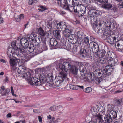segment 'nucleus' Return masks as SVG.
<instances>
[{
	"instance_id": "nucleus-1",
	"label": "nucleus",
	"mask_w": 123,
	"mask_h": 123,
	"mask_svg": "<svg viewBox=\"0 0 123 123\" xmlns=\"http://www.w3.org/2000/svg\"><path fill=\"white\" fill-rule=\"evenodd\" d=\"M54 77H23L29 84L32 85L41 86L43 87L49 86L54 87Z\"/></svg>"
},
{
	"instance_id": "nucleus-2",
	"label": "nucleus",
	"mask_w": 123,
	"mask_h": 123,
	"mask_svg": "<svg viewBox=\"0 0 123 123\" xmlns=\"http://www.w3.org/2000/svg\"><path fill=\"white\" fill-rule=\"evenodd\" d=\"M69 62H72V64H69V67L68 69L72 73L75 75H77L79 68H80V71L82 76H85L86 75V68L84 66H80V62H75L71 60H69Z\"/></svg>"
},
{
	"instance_id": "nucleus-3",
	"label": "nucleus",
	"mask_w": 123,
	"mask_h": 123,
	"mask_svg": "<svg viewBox=\"0 0 123 123\" xmlns=\"http://www.w3.org/2000/svg\"><path fill=\"white\" fill-rule=\"evenodd\" d=\"M16 42L15 41H12L11 43L12 47L9 48L7 50V54L9 58H11L13 56V55H16L18 57H21V54L20 53L19 50H18V46H17L16 45Z\"/></svg>"
},
{
	"instance_id": "nucleus-4",
	"label": "nucleus",
	"mask_w": 123,
	"mask_h": 123,
	"mask_svg": "<svg viewBox=\"0 0 123 123\" xmlns=\"http://www.w3.org/2000/svg\"><path fill=\"white\" fill-rule=\"evenodd\" d=\"M107 62L109 65L105 66L103 70L107 75L108 76L111 74L113 70V69L111 68L112 67L117 65L118 63V62L117 59L112 58L108 59Z\"/></svg>"
},
{
	"instance_id": "nucleus-5",
	"label": "nucleus",
	"mask_w": 123,
	"mask_h": 123,
	"mask_svg": "<svg viewBox=\"0 0 123 123\" xmlns=\"http://www.w3.org/2000/svg\"><path fill=\"white\" fill-rule=\"evenodd\" d=\"M28 40L26 38H22L20 40V44H17L18 46V47L20 53H22L23 55L25 56L26 55V48L28 46Z\"/></svg>"
},
{
	"instance_id": "nucleus-6",
	"label": "nucleus",
	"mask_w": 123,
	"mask_h": 123,
	"mask_svg": "<svg viewBox=\"0 0 123 123\" xmlns=\"http://www.w3.org/2000/svg\"><path fill=\"white\" fill-rule=\"evenodd\" d=\"M67 77H55L54 82V87L61 86H66L65 85L67 83Z\"/></svg>"
},
{
	"instance_id": "nucleus-7",
	"label": "nucleus",
	"mask_w": 123,
	"mask_h": 123,
	"mask_svg": "<svg viewBox=\"0 0 123 123\" xmlns=\"http://www.w3.org/2000/svg\"><path fill=\"white\" fill-rule=\"evenodd\" d=\"M104 35L106 37L109 43L111 44H115L116 39V36L115 35L111 34V30L106 31L104 33Z\"/></svg>"
},
{
	"instance_id": "nucleus-8",
	"label": "nucleus",
	"mask_w": 123,
	"mask_h": 123,
	"mask_svg": "<svg viewBox=\"0 0 123 123\" xmlns=\"http://www.w3.org/2000/svg\"><path fill=\"white\" fill-rule=\"evenodd\" d=\"M111 22V19H108L105 21H98L97 23L100 27H101L102 25L104 26H105L106 29L108 30L110 29L113 25V24Z\"/></svg>"
},
{
	"instance_id": "nucleus-9",
	"label": "nucleus",
	"mask_w": 123,
	"mask_h": 123,
	"mask_svg": "<svg viewBox=\"0 0 123 123\" xmlns=\"http://www.w3.org/2000/svg\"><path fill=\"white\" fill-rule=\"evenodd\" d=\"M63 3L61 5L63 9L71 12H77L76 6L74 7L69 5L66 1H64Z\"/></svg>"
},
{
	"instance_id": "nucleus-10",
	"label": "nucleus",
	"mask_w": 123,
	"mask_h": 123,
	"mask_svg": "<svg viewBox=\"0 0 123 123\" xmlns=\"http://www.w3.org/2000/svg\"><path fill=\"white\" fill-rule=\"evenodd\" d=\"M72 82L74 83L90 81L92 80L91 77H72Z\"/></svg>"
},
{
	"instance_id": "nucleus-11",
	"label": "nucleus",
	"mask_w": 123,
	"mask_h": 123,
	"mask_svg": "<svg viewBox=\"0 0 123 123\" xmlns=\"http://www.w3.org/2000/svg\"><path fill=\"white\" fill-rule=\"evenodd\" d=\"M69 60H68V62H64L62 64L61 63L59 64L60 68L63 71L67 72L69 69V64H72V62H69Z\"/></svg>"
},
{
	"instance_id": "nucleus-12",
	"label": "nucleus",
	"mask_w": 123,
	"mask_h": 123,
	"mask_svg": "<svg viewBox=\"0 0 123 123\" xmlns=\"http://www.w3.org/2000/svg\"><path fill=\"white\" fill-rule=\"evenodd\" d=\"M18 58H17L15 59H10V62L11 66L12 67L14 70H16L17 67H16L17 63L18 62H20V59H22L23 57L21 56V57L19 58L17 56Z\"/></svg>"
},
{
	"instance_id": "nucleus-13",
	"label": "nucleus",
	"mask_w": 123,
	"mask_h": 123,
	"mask_svg": "<svg viewBox=\"0 0 123 123\" xmlns=\"http://www.w3.org/2000/svg\"><path fill=\"white\" fill-rule=\"evenodd\" d=\"M38 34L40 35L38 38V40L40 41H43L45 40L46 38L45 36L46 35V32L41 27L39 28L38 30Z\"/></svg>"
},
{
	"instance_id": "nucleus-14",
	"label": "nucleus",
	"mask_w": 123,
	"mask_h": 123,
	"mask_svg": "<svg viewBox=\"0 0 123 123\" xmlns=\"http://www.w3.org/2000/svg\"><path fill=\"white\" fill-rule=\"evenodd\" d=\"M97 108L98 110L99 113L98 114L103 116V115L105 113V108L104 105L102 103H99L97 104Z\"/></svg>"
},
{
	"instance_id": "nucleus-15",
	"label": "nucleus",
	"mask_w": 123,
	"mask_h": 123,
	"mask_svg": "<svg viewBox=\"0 0 123 123\" xmlns=\"http://www.w3.org/2000/svg\"><path fill=\"white\" fill-rule=\"evenodd\" d=\"M89 46L92 49V50L94 52L97 53L99 51L98 46L95 42H90L89 44Z\"/></svg>"
},
{
	"instance_id": "nucleus-16",
	"label": "nucleus",
	"mask_w": 123,
	"mask_h": 123,
	"mask_svg": "<svg viewBox=\"0 0 123 123\" xmlns=\"http://www.w3.org/2000/svg\"><path fill=\"white\" fill-rule=\"evenodd\" d=\"M115 46L119 51H122L123 49V40H120L116 42Z\"/></svg>"
},
{
	"instance_id": "nucleus-17",
	"label": "nucleus",
	"mask_w": 123,
	"mask_h": 123,
	"mask_svg": "<svg viewBox=\"0 0 123 123\" xmlns=\"http://www.w3.org/2000/svg\"><path fill=\"white\" fill-rule=\"evenodd\" d=\"M63 34V37L64 39H66L68 38V36H69L71 33V31L69 28H68V27L65 29V30L62 31Z\"/></svg>"
},
{
	"instance_id": "nucleus-18",
	"label": "nucleus",
	"mask_w": 123,
	"mask_h": 123,
	"mask_svg": "<svg viewBox=\"0 0 123 123\" xmlns=\"http://www.w3.org/2000/svg\"><path fill=\"white\" fill-rule=\"evenodd\" d=\"M103 69L102 68L101 70V73L100 72V69H99V71L98 70H95L93 73V76L94 77H98V76H99L100 77H102L103 76L102 75L103 74H106L105 73V72L104 71Z\"/></svg>"
},
{
	"instance_id": "nucleus-19",
	"label": "nucleus",
	"mask_w": 123,
	"mask_h": 123,
	"mask_svg": "<svg viewBox=\"0 0 123 123\" xmlns=\"http://www.w3.org/2000/svg\"><path fill=\"white\" fill-rule=\"evenodd\" d=\"M98 13L99 12L98 10L94 9L90 10L88 12L89 16L91 17H97Z\"/></svg>"
},
{
	"instance_id": "nucleus-20",
	"label": "nucleus",
	"mask_w": 123,
	"mask_h": 123,
	"mask_svg": "<svg viewBox=\"0 0 123 123\" xmlns=\"http://www.w3.org/2000/svg\"><path fill=\"white\" fill-rule=\"evenodd\" d=\"M97 115H93V116L91 117V120L90 121H96L97 122V120H99V121H101L102 119L103 116H100V115L98 113Z\"/></svg>"
},
{
	"instance_id": "nucleus-21",
	"label": "nucleus",
	"mask_w": 123,
	"mask_h": 123,
	"mask_svg": "<svg viewBox=\"0 0 123 123\" xmlns=\"http://www.w3.org/2000/svg\"><path fill=\"white\" fill-rule=\"evenodd\" d=\"M56 27L58 29H65L67 28L66 23L64 22H61L57 24Z\"/></svg>"
},
{
	"instance_id": "nucleus-22",
	"label": "nucleus",
	"mask_w": 123,
	"mask_h": 123,
	"mask_svg": "<svg viewBox=\"0 0 123 123\" xmlns=\"http://www.w3.org/2000/svg\"><path fill=\"white\" fill-rule=\"evenodd\" d=\"M28 50L31 53L33 52L34 50L36 51H35V52L36 51L37 53H38L41 52L39 51V49H37L36 47H35L32 44L30 45V46L28 48Z\"/></svg>"
},
{
	"instance_id": "nucleus-23",
	"label": "nucleus",
	"mask_w": 123,
	"mask_h": 123,
	"mask_svg": "<svg viewBox=\"0 0 123 123\" xmlns=\"http://www.w3.org/2000/svg\"><path fill=\"white\" fill-rule=\"evenodd\" d=\"M92 80L90 81H87V82H90L92 81H94L96 84H99L101 81L103 80L102 77H91Z\"/></svg>"
},
{
	"instance_id": "nucleus-24",
	"label": "nucleus",
	"mask_w": 123,
	"mask_h": 123,
	"mask_svg": "<svg viewBox=\"0 0 123 123\" xmlns=\"http://www.w3.org/2000/svg\"><path fill=\"white\" fill-rule=\"evenodd\" d=\"M37 36V35L34 32L31 33L29 37H28L27 39L30 42H32L35 39V38Z\"/></svg>"
},
{
	"instance_id": "nucleus-25",
	"label": "nucleus",
	"mask_w": 123,
	"mask_h": 123,
	"mask_svg": "<svg viewBox=\"0 0 123 123\" xmlns=\"http://www.w3.org/2000/svg\"><path fill=\"white\" fill-rule=\"evenodd\" d=\"M0 91L1 93L2 96H6L8 95V92H7V89H6L3 86H2L1 87Z\"/></svg>"
},
{
	"instance_id": "nucleus-26",
	"label": "nucleus",
	"mask_w": 123,
	"mask_h": 123,
	"mask_svg": "<svg viewBox=\"0 0 123 123\" xmlns=\"http://www.w3.org/2000/svg\"><path fill=\"white\" fill-rule=\"evenodd\" d=\"M114 54L113 53L110 52V51H108L106 56H105L106 57V58L107 59V60L113 57Z\"/></svg>"
},
{
	"instance_id": "nucleus-27",
	"label": "nucleus",
	"mask_w": 123,
	"mask_h": 123,
	"mask_svg": "<svg viewBox=\"0 0 123 123\" xmlns=\"http://www.w3.org/2000/svg\"><path fill=\"white\" fill-rule=\"evenodd\" d=\"M105 120L108 122L111 123L113 120V119L110 115L109 114V115H105L104 117Z\"/></svg>"
},
{
	"instance_id": "nucleus-28",
	"label": "nucleus",
	"mask_w": 123,
	"mask_h": 123,
	"mask_svg": "<svg viewBox=\"0 0 123 123\" xmlns=\"http://www.w3.org/2000/svg\"><path fill=\"white\" fill-rule=\"evenodd\" d=\"M117 113L114 110H112L110 111L109 114L110 115V117H111L114 119L117 117Z\"/></svg>"
},
{
	"instance_id": "nucleus-29",
	"label": "nucleus",
	"mask_w": 123,
	"mask_h": 123,
	"mask_svg": "<svg viewBox=\"0 0 123 123\" xmlns=\"http://www.w3.org/2000/svg\"><path fill=\"white\" fill-rule=\"evenodd\" d=\"M91 111L92 115H97V114L99 113L97 108L95 107H91Z\"/></svg>"
},
{
	"instance_id": "nucleus-30",
	"label": "nucleus",
	"mask_w": 123,
	"mask_h": 123,
	"mask_svg": "<svg viewBox=\"0 0 123 123\" xmlns=\"http://www.w3.org/2000/svg\"><path fill=\"white\" fill-rule=\"evenodd\" d=\"M50 43L51 46H55L57 44V42L55 39L54 38H51L50 40Z\"/></svg>"
},
{
	"instance_id": "nucleus-31",
	"label": "nucleus",
	"mask_w": 123,
	"mask_h": 123,
	"mask_svg": "<svg viewBox=\"0 0 123 123\" xmlns=\"http://www.w3.org/2000/svg\"><path fill=\"white\" fill-rule=\"evenodd\" d=\"M80 55L83 57L84 58L87 56V52L85 49H81L80 51Z\"/></svg>"
},
{
	"instance_id": "nucleus-32",
	"label": "nucleus",
	"mask_w": 123,
	"mask_h": 123,
	"mask_svg": "<svg viewBox=\"0 0 123 123\" xmlns=\"http://www.w3.org/2000/svg\"><path fill=\"white\" fill-rule=\"evenodd\" d=\"M26 68L24 65H21L19 66L18 69H17V72L18 73L20 74L21 72H22L24 70H26Z\"/></svg>"
},
{
	"instance_id": "nucleus-33",
	"label": "nucleus",
	"mask_w": 123,
	"mask_h": 123,
	"mask_svg": "<svg viewBox=\"0 0 123 123\" xmlns=\"http://www.w3.org/2000/svg\"><path fill=\"white\" fill-rule=\"evenodd\" d=\"M68 40L69 42L71 43L72 41L74 40L76 38V36L74 34L70 35L69 36H68Z\"/></svg>"
},
{
	"instance_id": "nucleus-34",
	"label": "nucleus",
	"mask_w": 123,
	"mask_h": 123,
	"mask_svg": "<svg viewBox=\"0 0 123 123\" xmlns=\"http://www.w3.org/2000/svg\"><path fill=\"white\" fill-rule=\"evenodd\" d=\"M107 59L106 58V57H101L99 58V62L100 63L104 64L107 62Z\"/></svg>"
},
{
	"instance_id": "nucleus-35",
	"label": "nucleus",
	"mask_w": 123,
	"mask_h": 123,
	"mask_svg": "<svg viewBox=\"0 0 123 123\" xmlns=\"http://www.w3.org/2000/svg\"><path fill=\"white\" fill-rule=\"evenodd\" d=\"M45 40L42 41L43 44L41 47V49L43 51H46L47 50L48 48L45 42Z\"/></svg>"
},
{
	"instance_id": "nucleus-36",
	"label": "nucleus",
	"mask_w": 123,
	"mask_h": 123,
	"mask_svg": "<svg viewBox=\"0 0 123 123\" xmlns=\"http://www.w3.org/2000/svg\"><path fill=\"white\" fill-rule=\"evenodd\" d=\"M114 100L115 101V103L116 105L117 106H119L123 104L122 101L120 99H115Z\"/></svg>"
},
{
	"instance_id": "nucleus-37",
	"label": "nucleus",
	"mask_w": 123,
	"mask_h": 123,
	"mask_svg": "<svg viewBox=\"0 0 123 123\" xmlns=\"http://www.w3.org/2000/svg\"><path fill=\"white\" fill-rule=\"evenodd\" d=\"M39 41H37L35 39L32 42H33V45H34L35 47H36V48L37 49H38L39 45L40 44V42L42 41H40L39 40Z\"/></svg>"
},
{
	"instance_id": "nucleus-38",
	"label": "nucleus",
	"mask_w": 123,
	"mask_h": 123,
	"mask_svg": "<svg viewBox=\"0 0 123 123\" xmlns=\"http://www.w3.org/2000/svg\"><path fill=\"white\" fill-rule=\"evenodd\" d=\"M114 107V106L112 104H108L107 105V110L108 111H111L113 110V109Z\"/></svg>"
},
{
	"instance_id": "nucleus-39",
	"label": "nucleus",
	"mask_w": 123,
	"mask_h": 123,
	"mask_svg": "<svg viewBox=\"0 0 123 123\" xmlns=\"http://www.w3.org/2000/svg\"><path fill=\"white\" fill-rule=\"evenodd\" d=\"M55 110L57 111H62L63 110V107L60 105L55 106Z\"/></svg>"
},
{
	"instance_id": "nucleus-40",
	"label": "nucleus",
	"mask_w": 123,
	"mask_h": 123,
	"mask_svg": "<svg viewBox=\"0 0 123 123\" xmlns=\"http://www.w3.org/2000/svg\"><path fill=\"white\" fill-rule=\"evenodd\" d=\"M112 6L111 5L108 4H105L103 6V7L104 8L109 9L111 8Z\"/></svg>"
},
{
	"instance_id": "nucleus-41",
	"label": "nucleus",
	"mask_w": 123,
	"mask_h": 123,
	"mask_svg": "<svg viewBox=\"0 0 123 123\" xmlns=\"http://www.w3.org/2000/svg\"><path fill=\"white\" fill-rule=\"evenodd\" d=\"M80 12L82 13L83 15H84V14L86 13V8L84 6H82L80 8Z\"/></svg>"
},
{
	"instance_id": "nucleus-42",
	"label": "nucleus",
	"mask_w": 123,
	"mask_h": 123,
	"mask_svg": "<svg viewBox=\"0 0 123 123\" xmlns=\"http://www.w3.org/2000/svg\"><path fill=\"white\" fill-rule=\"evenodd\" d=\"M31 76L32 75L30 73L28 72L24 74V75H23L22 77H31Z\"/></svg>"
},
{
	"instance_id": "nucleus-43",
	"label": "nucleus",
	"mask_w": 123,
	"mask_h": 123,
	"mask_svg": "<svg viewBox=\"0 0 123 123\" xmlns=\"http://www.w3.org/2000/svg\"><path fill=\"white\" fill-rule=\"evenodd\" d=\"M56 38L57 39H59L61 37L59 31H58L56 32V34H55Z\"/></svg>"
},
{
	"instance_id": "nucleus-44",
	"label": "nucleus",
	"mask_w": 123,
	"mask_h": 123,
	"mask_svg": "<svg viewBox=\"0 0 123 123\" xmlns=\"http://www.w3.org/2000/svg\"><path fill=\"white\" fill-rule=\"evenodd\" d=\"M92 91V89L90 87H88L86 88L85 90V92L87 93H89Z\"/></svg>"
},
{
	"instance_id": "nucleus-45",
	"label": "nucleus",
	"mask_w": 123,
	"mask_h": 123,
	"mask_svg": "<svg viewBox=\"0 0 123 123\" xmlns=\"http://www.w3.org/2000/svg\"><path fill=\"white\" fill-rule=\"evenodd\" d=\"M67 79V83L65 85L66 86L68 84V82L71 83L72 82V80H73L72 77H70V78H68L67 77L66 78Z\"/></svg>"
},
{
	"instance_id": "nucleus-46",
	"label": "nucleus",
	"mask_w": 123,
	"mask_h": 123,
	"mask_svg": "<svg viewBox=\"0 0 123 123\" xmlns=\"http://www.w3.org/2000/svg\"><path fill=\"white\" fill-rule=\"evenodd\" d=\"M77 36L78 38L82 39L83 36L82 34L81 33L78 32L77 34Z\"/></svg>"
},
{
	"instance_id": "nucleus-47",
	"label": "nucleus",
	"mask_w": 123,
	"mask_h": 123,
	"mask_svg": "<svg viewBox=\"0 0 123 123\" xmlns=\"http://www.w3.org/2000/svg\"><path fill=\"white\" fill-rule=\"evenodd\" d=\"M84 42L86 44L88 45L89 43V39L88 38L85 37L84 39Z\"/></svg>"
},
{
	"instance_id": "nucleus-48",
	"label": "nucleus",
	"mask_w": 123,
	"mask_h": 123,
	"mask_svg": "<svg viewBox=\"0 0 123 123\" xmlns=\"http://www.w3.org/2000/svg\"><path fill=\"white\" fill-rule=\"evenodd\" d=\"M46 25L48 26H49V28H51L52 27V22L50 21L48 22L47 23Z\"/></svg>"
},
{
	"instance_id": "nucleus-49",
	"label": "nucleus",
	"mask_w": 123,
	"mask_h": 123,
	"mask_svg": "<svg viewBox=\"0 0 123 123\" xmlns=\"http://www.w3.org/2000/svg\"><path fill=\"white\" fill-rule=\"evenodd\" d=\"M98 25V24L97 23V22L93 23L92 25L93 28L94 30L97 27Z\"/></svg>"
},
{
	"instance_id": "nucleus-50",
	"label": "nucleus",
	"mask_w": 123,
	"mask_h": 123,
	"mask_svg": "<svg viewBox=\"0 0 123 123\" xmlns=\"http://www.w3.org/2000/svg\"><path fill=\"white\" fill-rule=\"evenodd\" d=\"M106 53V51L105 50H103L102 51V52H101L100 53L101 55V57H105V53Z\"/></svg>"
},
{
	"instance_id": "nucleus-51",
	"label": "nucleus",
	"mask_w": 123,
	"mask_h": 123,
	"mask_svg": "<svg viewBox=\"0 0 123 123\" xmlns=\"http://www.w3.org/2000/svg\"><path fill=\"white\" fill-rule=\"evenodd\" d=\"M77 1L75 0H73V4H74V5L75 6H80L81 5V4H79L77 3Z\"/></svg>"
},
{
	"instance_id": "nucleus-52",
	"label": "nucleus",
	"mask_w": 123,
	"mask_h": 123,
	"mask_svg": "<svg viewBox=\"0 0 123 123\" xmlns=\"http://www.w3.org/2000/svg\"><path fill=\"white\" fill-rule=\"evenodd\" d=\"M60 74L62 76L61 77H66L67 74L66 73L64 72H61L60 73Z\"/></svg>"
},
{
	"instance_id": "nucleus-53",
	"label": "nucleus",
	"mask_w": 123,
	"mask_h": 123,
	"mask_svg": "<svg viewBox=\"0 0 123 123\" xmlns=\"http://www.w3.org/2000/svg\"><path fill=\"white\" fill-rule=\"evenodd\" d=\"M98 1L102 3H107L108 0H98Z\"/></svg>"
},
{
	"instance_id": "nucleus-54",
	"label": "nucleus",
	"mask_w": 123,
	"mask_h": 123,
	"mask_svg": "<svg viewBox=\"0 0 123 123\" xmlns=\"http://www.w3.org/2000/svg\"><path fill=\"white\" fill-rule=\"evenodd\" d=\"M55 118L52 117V121H50L49 123H57L56 120H55Z\"/></svg>"
},
{
	"instance_id": "nucleus-55",
	"label": "nucleus",
	"mask_w": 123,
	"mask_h": 123,
	"mask_svg": "<svg viewBox=\"0 0 123 123\" xmlns=\"http://www.w3.org/2000/svg\"><path fill=\"white\" fill-rule=\"evenodd\" d=\"M18 17L21 20L23 19L24 18V16L23 15L21 14L19 15V16Z\"/></svg>"
},
{
	"instance_id": "nucleus-56",
	"label": "nucleus",
	"mask_w": 123,
	"mask_h": 123,
	"mask_svg": "<svg viewBox=\"0 0 123 123\" xmlns=\"http://www.w3.org/2000/svg\"><path fill=\"white\" fill-rule=\"evenodd\" d=\"M93 73H92L91 72H90L88 73V77H92V76H93Z\"/></svg>"
},
{
	"instance_id": "nucleus-57",
	"label": "nucleus",
	"mask_w": 123,
	"mask_h": 123,
	"mask_svg": "<svg viewBox=\"0 0 123 123\" xmlns=\"http://www.w3.org/2000/svg\"><path fill=\"white\" fill-rule=\"evenodd\" d=\"M75 86L72 85H70V89H75V87H74Z\"/></svg>"
},
{
	"instance_id": "nucleus-58",
	"label": "nucleus",
	"mask_w": 123,
	"mask_h": 123,
	"mask_svg": "<svg viewBox=\"0 0 123 123\" xmlns=\"http://www.w3.org/2000/svg\"><path fill=\"white\" fill-rule=\"evenodd\" d=\"M47 77H53V74L52 73L48 74L47 75Z\"/></svg>"
},
{
	"instance_id": "nucleus-59",
	"label": "nucleus",
	"mask_w": 123,
	"mask_h": 123,
	"mask_svg": "<svg viewBox=\"0 0 123 123\" xmlns=\"http://www.w3.org/2000/svg\"><path fill=\"white\" fill-rule=\"evenodd\" d=\"M40 8L42 9V10H41L40 9H39L38 10H39L41 11H43L44 10H45V7H44L43 6H40Z\"/></svg>"
},
{
	"instance_id": "nucleus-60",
	"label": "nucleus",
	"mask_w": 123,
	"mask_h": 123,
	"mask_svg": "<svg viewBox=\"0 0 123 123\" xmlns=\"http://www.w3.org/2000/svg\"><path fill=\"white\" fill-rule=\"evenodd\" d=\"M54 106H51L49 108L50 110H51V111H55V108H54Z\"/></svg>"
},
{
	"instance_id": "nucleus-61",
	"label": "nucleus",
	"mask_w": 123,
	"mask_h": 123,
	"mask_svg": "<svg viewBox=\"0 0 123 123\" xmlns=\"http://www.w3.org/2000/svg\"><path fill=\"white\" fill-rule=\"evenodd\" d=\"M28 3L30 5H32L33 3V0H29Z\"/></svg>"
},
{
	"instance_id": "nucleus-62",
	"label": "nucleus",
	"mask_w": 123,
	"mask_h": 123,
	"mask_svg": "<svg viewBox=\"0 0 123 123\" xmlns=\"http://www.w3.org/2000/svg\"><path fill=\"white\" fill-rule=\"evenodd\" d=\"M122 91V90H117V91H115L114 92V94L117 93H120V92H121Z\"/></svg>"
},
{
	"instance_id": "nucleus-63",
	"label": "nucleus",
	"mask_w": 123,
	"mask_h": 123,
	"mask_svg": "<svg viewBox=\"0 0 123 123\" xmlns=\"http://www.w3.org/2000/svg\"><path fill=\"white\" fill-rule=\"evenodd\" d=\"M76 86L80 88L81 89H84V86H80V85H77Z\"/></svg>"
},
{
	"instance_id": "nucleus-64",
	"label": "nucleus",
	"mask_w": 123,
	"mask_h": 123,
	"mask_svg": "<svg viewBox=\"0 0 123 123\" xmlns=\"http://www.w3.org/2000/svg\"><path fill=\"white\" fill-rule=\"evenodd\" d=\"M11 117V113H8L6 117L7 118H10Z\"/></svg>"
}]
</instances>
